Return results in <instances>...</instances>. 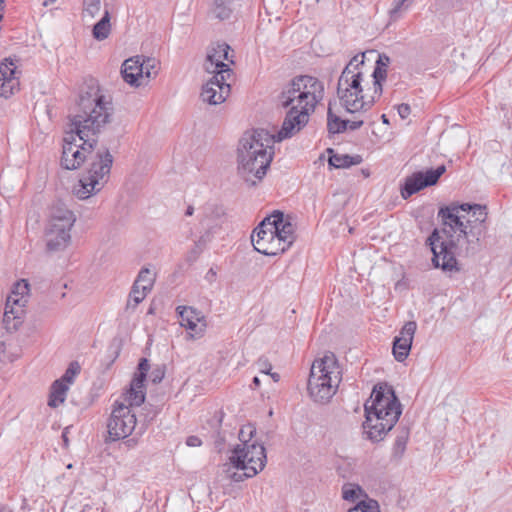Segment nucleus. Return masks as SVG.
Returning a JSON list of instances; mask_svg holds the SVG:
<instances>
[{
    "label": "nucleus",
    "mask_w": 512,
    "mask_h": 512,
    "mask_svg": "<svg viewBox=\"0 0 512 512\" xmlns=\"http://www.w3.org/2000/svg\"><path fill=\"white\" fill-rule=\"evenodd\" d=\"M2 19V15L0 14V20Z\"/></svg>",
    "instance_id": "obj_54"
},
{
    "label": "nucleus",
    "mask_w": 512,
    "mask_h": 512,
    "mask_svg": "<svg viewBox=\"0 0 512 512\" xmlns=\"http://www.w3.org/2000/svg\"><path fill=\"white\" fill-rule=\"evenodd\" d=\"M276 231L277 228L271 226L270 218L265 217L251 235V241L254 249L261 254L266 252L272 240L277 237Z\"/></svg>",
    "instance_id": "obj_20"
},
{
    "label": "nucleus",
    "mask_w": 512,
    "mask_h": 512,
    "mask_svg": "<svg viewBox=\"0 0 512 512\" xmlns=\"http://www.w3.org/2000/svg\"><path fill=\"white\" fill-rule=\"evenodd\" d=\"M271 378L275 381V382H278L279 379H280V375L278 373H273L270 371V374Z\"/></svg>",
    "instance_id": "obj_46"
},
{
    "label": "nucleus",
    "mask_w": 512,
    "mask_h": 512,
    "mask_svg": "<svg viewBox=\"0 0 512 512\" xmlns=\"http://www.w3.org/2000/svg\"><path fill=\"white\" fill-rule=\"evenodd\" d=\"M266 218H270L271 226L277 228L276 235L284 242V247H290L295 240L294 225L285 219L283 212L279 210Z\"/></svg>",
    "instance_id": "obj_22"
},
{
    "label": "nucleus",
    "mask_w": 512,
    "mask_h": 512,
    "mask_svg": "<svg viewBox=\"0 0 512 512\" xmlns=\"http://www.w3.org/2000/svg\"><path fill=\"white\" fill-rule=\"evenodd\" d=\"M391 60L385 53L378 54L376 65L372 73L374 79V94L379 98L382 95V84L387 78V68Z\"/></svg>",
    "instance_id": "obj_24"
},
{
    "label": "nucleus",
    "mask_w": 512,
    "mask_h": 512,
    "mask_svg": "<svg viewBox=\"0 0 512 512\" xmlns=\"http://www.w3.org/2000/svg\"><path fill=\"white\" fill-rule=\"evenodd\" d=\"M114 115L112 97L104 94L97 83L82 91L77 113L70 117L69 131L63 139L61 166L78 169L97 144V137L111 123Z\"/></svg>",
    "instance_id": "obj_2"
},
{
    "label": "nucleus",
    "mask_w": 512,
    "mask_h": 512,
    "mask_svg": "<svg viewBox=\"0 0 512 512\" xmlns=\"http://www.w3.org/2000/svg\"><path fill=\"white\" fill-rule=\"evenodd\" d=\"M141 56H135L124 61L121 74L125 82L132 86H140L142 78Z\"/></svg>",
    "instance_id": "obj_23"
},
{
    "label": "nucleus",
    "mask_w": 512,
    "mask_h": 512,
    "mask_svg": "<svg viewBox=\"0 0 512 512\" xmlns=\"http://www.w3.org/2000/svg\"><path fill=\"white\" fill-rule=\"evenodd\" d=\"M273 139L264 129L247 131L237 149V173L249 186H255L267 173L273 159Z\"/></svg>",
    "instance_id": "obj_4"
},
{
    "label": "nucleus",
    "mask_w": 512,
    "mask_h": 512,
    "mask_svg": "<svg viewBox=\"0 0 512 512\" xmlns=\"http://www.w3.org/2000/svg\"><path fill=\"white\" fill-rule=\"evenodd\" d=\"M332 372L337 375V378H339L340 381L342 380V372L336 356L329 352L322 358L316 359L313 362L309 377H318L319 382L325 383L328 382L327 380L329 376H333Z\"/></svg>",
    "instance_id": "obj_18"
},
{
    "label": "nucleus",
    "mask_w": 512,
    "mask_h": 512,
    "mask_svg": "<svg viewBox=\"0 0 512 512\" xmlns=\"http://www.w3.org/2000/svg\"><path fill=\"white\" fill-rule=\"evenodd\" d=\"M194 212V208L192 206H188L185 212L186 216H192Z\"/></svg>",
    "instance_id": "obj_47"
},
{
    "label": "nucleus",
    "mask_w": 512,
    "mask_h": 512,
    "mask_svg": "<svg viewBox=\"0 0 512 512\" xmlns=\"http://www.w3.org/2000/svg\"><path fill=\"white\" fill-rule=\"evenodd\" d=\"M366 419L363 429L366 438L379 442L395 426L402 414V405L393 389L375 386L364 406Z\"/></svg>",
    "instance_id": "obj_5"
},
{
    "label": "nucleus",
    "mask_w": 512,
    "mask_h": 512,
    "mask_svg": "<svg viewBox=\"0 0 512 512\" xmlns=\"http://www.w3.org/2000/svg\"><path fill=\"white\" fill-rule=\"evenodd\" d=\"M327 152L330 154L328 164L334 168H349L362 162L360 155L335 154L331 148Z\"/></svg>",
    "instance_id": "obj_26"
},
{
    "label": "nucleus",
    "mask_w": 512,
    "mask_h": 512,
    "mask_svg": "<svg viewBox=\"0 0 512 512\" xmlns=\"http://www.w3.org/2000/svg\"><path fill=\"white\" fill-rule=\"evenodd\" d=\"M142 78L150 79L158 73V62L154 58L141 57Z\"/></svg>",
    "instance_id": "obj_33"
},
{
    "label": "nucleus",
    "mask_w": 512,
    "mask_h": 512,
    "mask_svg": "<svg viewBox=\"0 0 512 512\" xmlns=\"http://www.w3.org/2000/svg\"><path fill=\"white\" fill-rule=\"evenodd\" d=\"M68 385L63 380H55L51 386L48 405L52 408L58 407L65 401Z\"/></svg>",
    "instance_id": "obj_27"
},
{
    "label": "nucleus",
    "mask_w": 512,
    "mask_h": 512,
    "mask_svg": "<svg viewBox=\"0 0 512 512\" xmlns=\"http://www.w3.org/2000/svg\"><path fill=\"white\" fill-rule=\"evenodd\" d=\"M149 292L150 291L148 290H143V288L139 287L138 284H133L131 292L129 294V301L127 306H132L133 308H135L139 303H141L145 299Z\"/></svg>",
    "instance_id": "obj_35"
},
{
    "label": "nucleus",
    "mask_w": 512,
    "mask_h": 512,
    "mask_svg": "<svg viewBox=\"0 0 512 512\" xmlns=\"http://www.w3.org/2000/svg\"><path fill=\"white\" fill-rule=\"evenodd\" d=\"M445 165H440L436 169H428L426 171H419L413 173L405 179L401 187V196L403 199H408L413 194L420 190L435 185L439 178L445 173Z\"/></svg>",
    "instance_id": "obj_11"
},
{
    "label": "nucleus",
    "mask_w": 512,
    "mask_h": 512,
    "mask_svg": "<svg viewBox=\"0 0 512 512\" xmlns=\"http://www.w3.org/2000/svg\"><path fill=\"white\" fill-rule=\"evenodd\" d=\"M397 111H398L399 116L402 119H406L411 113V107L409 104L402 103V104L398 105Z\"/></svg>",
    "instance_id": "obj_43"
},
{
    "label": "nucleus",
    "mask_w": 512,
    "mask_h": 512,
    "mask_svg": "<svg viewBox=\"0 0 512 512\" xmlns=\"http://www.w3.org/2000/svg\"><path fill=\"white\" fill-rule=\"evenodd\" d=\"M323 98L324 84L319 79L310 75L294 77L278 95L279 106L286 110V115L277 134L271 135L273 143L301 131Z\"/></svg>",
    "instance_id": "obj_3"
},
{
    "label": "nucleus",
    "mask_w": 512,
    "mask_h": 512,
    "mask_svg": "<svg viewBox=\"0 0 512 512\" xmlns=\"http://www.w3.org/2000/svg\"><path fill=\"white\" fill-rule=\"evenodd\" d=\"M88 1L89 0H85V4H86V9L85 10L88 13H90L91 15H93L94 12L99 10L100 1L99 0H90V3Z\"/></svg>",
    "instance_id": "obj_42"
},
{
    "label": "nucleus",
    "mask_w": 512,
    "mask_h": 512,
    "mask_svg": "<svg viewBox=\"0 0 512 512\" xmlns=\"http://www.w3.org/2000/svg\"><path fill=\"white\" fill-rule=\"evenodd\" d=\"M363 495L368 498L364 490L358 484L346 483L342 487V497L344 500L354 502Z\"/></svg>",
    "instance_id": "obj_31"
},
{
    "label": "nucleus",
    "mask_w": 512,
    "mask_h": 512,
    "mask_svg": "<svg viewBox=\"0 0 512 512\" xmlns=\"http://www.w3.org/2000/svg\"><path fill=\"white\" fill-rule=\"evenodd\" d=\"M487 208L480 204H455L439 209L443 229L440 234L434 229L427 238L433 253L432 263L443 271H457L456 254H474L480 247V238L485 234Z\"/></svg>",
    "instance_id": "obj_1"
},
{
    "label": "nucleus",
    "mask_w": 512,
    "mask_h": 512,
    "mask_svg": "<svg viewBox=\"0 0 512 512\" xmlns=\"http://www.w3.org/2000/svg\"><path fill=\"white\" fill-rule=\"evenodd\" d=\"M229 53L230 46L226 43H217L215 46L211 47L204 62L205 71L209 74L232 78L233 71L229 64L225 63V61L231 64L234 63L233 60L229 58Z\"/></svg>",
    "instance_id": "obj_12"
},
{
    "label": "nucleus",
    "mask_w": 512,
    "mask_h": 512,
    "mask_svg": "<svg viewBox=\"0 0 512 512\" xmlns=\"http://www.w3.org/2000/svg\"><path fill=\"white\" fill-rule=\"evenodd\" d=\"M76 216L63 203L51 207L50 218L45 228L46 249L49 252L64 250L71 240V229Z\"/></svg>",
    "instance_id": "obj_8"
},
{
    "label": "nucleus",
    "mask_w": 512,
    "mask_h": 512,
    "mask_svg": "<svg viewBox=\"0 0 512 512\" xmlns=\"http://www.w3.org/2000/svg\"><path fill=\"white\" fill-rule=\"evenodd\" d=\"M252 382H253V384L255 385V387H259V386H260V379H259L257 376H255V377L253 378V381H252Z\"/></svg>",
    "instance_id": "obj_49"
},
{
    "label": "nucleus",
    "mask_w": 512,
    "mask_h": 512,
    "mask_svg": "<svg viewBox=\"0 0 512 512\" xmlns=\"http://www.w3.org/2000/svg\"><path fill=\"white\" fill-rule=\"evenodd\" d=\"M348 122L347 128L354 131L363 125V120H346Z\"/></svg>",
    "instance_id": "obj_45"
},
{
    "label": "nucleus",
    "mask_w": 512,
    "mask_h": 512,
    "mask_svg": "<svg viewBox=\"0 0 512 512\" xmlns=\"http://www.w3.org/2000/svg\"><path fill=\"white\" fill-rule=\"evenodd\" d=\"M365 53L355 55L343 69L337 83V96L341 105L349 113L370 108L374 102L365 101L362 88V66L364 65Z\"/></svg>",
    "instance_id": "obj_7"
},
{
    "label": "nucleus",
    "mask_w": 512,
    "mask_h": 512,
    "mask_svg": "<svg viewBox=\"0 0 512 512\" xmlns=\"http://www.w3.org/2000/svg\"><path fill=\"white\" fill-rule=\"evenodd\" d=\"M4 1H5V0H0V9H2V8H3Z\"/></svg>",
    "instance_id": "obj_52"
},
{
    "label": "nucleus",
    "mask_w": 512,
    "mask_h": 512,
    "mask_svg": "<svg viewBox=\"0 0 512 512\" xmlns=\"http://www.w3.org/2000/svg\"><path fill=\"white\" fill-rule=\"evenodd\" d=\"M176 312L180 325L191 331L190 338H200L204 335L207 323L201 311L191 306H178Z\"/></svg>",
    "instance_id": "obj_15"
},
{
    "label": "nucleus",
    "mask_w": 512,
    "mask_h": 512,
    "mask_svg": "<svg viewBox=\"0 0 512 512\" xmlns=\"http://www.w3.org/2000/svg\"><path fill=\"white\" fill-rule=\"evenodd\" d=\"M86 161L88 163V169L85 176L100 183V181L110 173L113 156L106 147L98 149L97 151L92 149Z\"/></svg>",
    "instance_id": "obj_13"
},
{
    "label": "nucleus",
    "mask_w": 512,
    "mask_h": 512,
    "mask_svg": "<svg viewBox=\"0 0 512 512\" xmlns=\"http://www.w3.org/2000/svg\"><path fill=\"white\" fill-rule=\"evenodd\" d=\"M289 247H284V242L277 236L268 246V250L262 254L266 256H276L285 252Z\"/></svg>",
    "instance_id": "obj_36"
},
{
    "label": "nucleus",
    "mask_w": 512,
    "mask_h": 512,
    "mask_svg": "<svg viewBox=\"0 0 512 512\" xmlns=\"http://www.w3.org/2000/svg\"><path fill=\"white\" fill-rule=\"evenodd\" d=\"M417 324L408 321L393 341V355L398 362H403L409 355Z\"/></svg>",
    "instance_id": "obj_19"
},
{
    "label": "nucleus",
    "mask_w": 512,
    "mask_h": 512,
    "mask_svg": "<svg viewBox=\"0 0 512 512\" xmlns=\"http://www.w3.org/2000/svg\"><path fill=\"white\" fill-rule=\"evenodd\" d=\"M165 376V366L157 365L150 372L149 379L154 384L160 383Z\"/></svg>",
    "instance_id": "obj_38"
},
{
    "label": "nucleus",
    "mask_w": 512,
    "mask_h": 512,
    "mask_svg": "<svg viewBox=\"0 0 512 512\" xmlns=\"http://www.w3.org/2000/svg\"><path fill=\"white\" fill-rule=\"evenodd\" d=\"M409 439V431L407 429H402L392 446V458L394 460H400L402 456L404 455V452L406 450V445Z\"/></svg>",
    "instance_id": "obj_30"
},
{
    "label": "nucleus",
    "mask_w": 512,
    "mask_h": 512,
    "mask_svg": "<svg viewBox=\"0 0 512 512\" xmlns=\"http://www.w3.org/2000/svg\"><path fill=\"white\" fill-rule=\"evenodd\" d=\"M143 290L151 291L154 284V277L148 268H142L134 282Z\"/></svg>",
    "instance_id": "obj_34"
},
{
    "label": "nucleus",
    "mask_w": 512,
    "mask_h": 512,
    "mask_svg": "<svg viewBox=\"0 0 512 512\" xmlns=\"http://www.w3.org/2000/svg\"><path fill=\"white\" fill-rule=\"evenodd\" d=\"M116 401L113 405L110 417L107 421L108 436L111 441H118L130 436L133 431L136 435H142L145 431L143 425L137 427L136 414L133 407L139 405H131L129 402Z\"/></svg>",
    "instance_id": "obj_9"
},
{
    "label": "nucleus",
    "mask_w": 512,
    "mask_h": 512,
    "mask_svg": "<svg viewBox=\"0 0 512 512\" xmlns=\"http://www.w3.org/2000/svg\"><path fill=\"white\" fill-rule=\"evenodd\" d=\"M101 188V183H97L96 180H92L84 175L74 186L73 193L79 199H87Z\"/></svg>",
    "instance_id": "obj_25"
},
{
    "label": "nucleus",
    "mask_w": 512,
    "mask_h": 512,
    "mask_svg": "<svg viewBox=\"0 0 512 512\" xmlns=\"http://www.w3.org/2000/svg\"><path fill=\"white\" fill-rule=\"evenodd\" d=\"M363 512L360 507H353L348 510V512Z\"/></svg>",
    "instance_id": "obj_51"
},
{
    "label": "nucleus",
    "mask_w": 512,
    "mask_h": 512,
    "mask_svg": "<svg viewBox=\"0 0 512 512\" xmlns=\"http://www.w3.org/2000/svg\"><path fill=\"white\" fill-rule=\"evenodd\" d=\"M257 368L260 373L270 374L272 370V364L269 362L268 358L262 356L256 362Z\"/></svg>",
    "instance_id": "obj_39"
},
{
    "label": "nucleus",
    "mask_w": 512,
    "mask_h": 512,
    "mask_svg": "<svg viewBox=\"0 0 512 512\" xmlns=\"http://www.w3.org/2000/svg\"><path fill=\"white\" fill-rule=\"evenodd\" d=\"M62 436H63V439H64L65 443H67L68 439H67L66 435L63 433Z\"/></svg>",
    "instance_id": "obj_53"
},
{
    "label": "nucleus",
    "mask_w": 512,
    "mask_h": 512,
    "mask_svg": "<svg viewBox=\"0 0 512 512\" xmlns=\"http://www.w3.org/2000/svg\"><path fill=\"white\" fill-rule=\"evenodd\" d=\"M186 444L187 446L189 447H198L202 444V441L199 437L197 436H189L187 439H186Z\"/></svg>",
    "instance_id": "obj_44"
},
{
    "label": "nucleus",
    "mask_w": 512,
    "mask_h": 512,
    "mask_svg": "<svg viewBox=\"0 0 512 512\" xmlns=\"http://www.w3.org/2000/svg\"><path fill=\"white\" fill-rule=\"evenodd\" d=\"M110 30V14L109 11L106 10L102 18L94 25L92 34L96 40L102 41L109 36Z\"/></svg>",
    "instance_id": "obj_28"
},
{
    "label": "nucleus",
    "mask_w": 512,
    "mask_h": 512,
    "mask_svg": "<svg viewBox=\"0 0 512 512\" xmlns=\"http://www.w3.org/2000/svg\"><path fill=\"white\" fill-rule=\"evenodd\" d=\"M333 376L328 377V382H319L318 377H309L308 392L310 397L316 403H327L335 395L337 388L340 384L339 378L333 373Z\"/></svg>",
    "instance_id": "obj_16"
},
{
    "label": "nucleus",
    "mask_w": 512,
    "mask_h": 512,
    "mask_svg": "<svg viewBox=\"0 0 512 512\" xmlns=\"http://www.w3.org/2000/svg\"><path fill=\"white\" fill-rule=\"evenodd\" d=\"M28 292L29 283L22 279L14 284L13 290L7 296L3 324L8 332L16 331L22 324Z\"/></svg>",
    "instance_id": "obj_10"
},
{
    "label": "nucleus",
    "mask_w": 512,
    "mask_h": 512,
    "mask_svg": "<svg viewBox=\"0 0 512 512\" xmlns=\"http://www.w3.org/2000/svg\"><path fill=\"white\" fill-rule=\"evenodd\" d=\"M16 65L12 61L5 59L0 63V95L8 98L19 87V81L15 77Z\"/></svg>",
    "instance_id": "obj_21"
},
{
    "label": "nucleus",
    "mask_w": 512,
    "mask_h": 512,
    "mask_svg": "<svg viewBox=\"0 0 512 512\" xmlns=\"http://www.w3.org/2000/svg\"><path fill=\"white\" fill-rule=\"evenodd\" d=\"M211 14L214 18L225 20L231 15V8L228 6L226 0H214Z\"/></svg>",
    "instance_id": "obj_32"
},
{
    "label": "nucleus",
    "mask_w": 512,
    "mask_h": 512,
    "mask_svg": "<svg viewBox=\"0 0 512 512\" xmlns=\"http://www.w3.org/2000/svg\"><path fill=\"white\" fill-rule=\"evenodd\" d=\"M137 441L135 440V438H132L130 440L127 441V445L129 447H134L136 445Z\"/></svg>",
    "instance_id": "obj_48"
},
{
    "label": "nucleus",
    "mask_w": 512,
    "mask_h": 512,
    "mask_svg": "<svg viewBox=\"0 0 512 512\" xmlns=\"http://www.w3.org/2000/svg\"><path fill=\"white\" fill-rule=\"evenodd\" d=\"M203 249V243H202V240H199L197 243H195V246L194 248L190 251L189 255H188V260L193 262L195 261L199 254L201 253Z\"/></svg>",
    "instance_id": "obj_41"
},
{
    "label": "nucleus",
    "mask_w": 512,
    "mask_h": 512,
    "mask_svg": "<svg viewBox=\"0 0 512 512\" xmlns=\"http://www.w3.org/2000/svg\"><path fill=\"white\" fill-rule=\"evenodd\" d=\"M256 429L249 424L239 431L240 444L231 451L229 462L224 464V472L234 482H242L256 476L261 472L267 462L266 451L263 445L251 442Z\"/></svg>",
    "instance_id": "obj_6"
},
{
    "label": "nucleus",
    "mask_w": 512,
    "mask_h": 512,
    "mask_svg": "<svg viewBox=\"0 0 512 512\" xmlns=\"http://www.w3.org/2000/svg\"><path fill=\"white\" fill-rule=\"evenodd\" d=\"M79 371L80 367L78 363L72 362L59 380H63V383L69 385L73 382L75 376L79 373Z\"/></svg>",
    "instance_id": "obj_37"
},
{
    "label": "nucleus",
    "mask_w": 512,
    "mask_h": 512,
    "mask_svg": "<svg viewBox=\"0 0 512 512\" xmlns=\"http://www.w3.org/2000/svg\"><path fill=\"white\" fill-rule=\"evenodd\" d=\"M381 120L384 124H389V119L388 117L386 116V114H382L381 115Z\"/></svg>",
    "instance_id": "obj_50"
},
{
    "label": "nucleus",
    "mask_w": 512,
    "mask_h": 512,
    "mask_svg": "<svg viewBox=\"0 0 512 512\" xmlns=\"http://www.w3.org/2000/svg\"><path fill=\"white\" fill-rule=\"evenodd\" d=\"M348 122L341 119L339 116L332 112L331 103H329L327 111V129L329 133L338 134L347 129Z\"/></svg>",
    "instance_id": "obj_29"
},
{
    "label": "nucleus",
    "mask_w": 512,
    "mask_h": 512,
    "mask_svg": "<svg viewBox=\"0 0 512 512\" xmlns=\"http://www.w3.org/2000/svg\"><path fill=\"white\" fill-rule=\"evenodd\" d=\"M231 78L224 77L221 75H213L203 85L201 91V98L204 102L210 105H217L223 103L229 96L231 88Z\"/></svg>",
    "instance_id": "obj_14"
},
{
    "label": "nucleus",
    "mask_w": 512,
    "mask_h": 512,
    "mask_svg": "<svg viewBox=\"0 0 512 512\" xmlns=\"http://www.w3.org/2000/svg\"><path fill=\"white\" fill-rule=\"evenodd\" d=\"M150 365L146 358H142L138 364V374L132 379L130 388L124 394V401L131 405H141L145 401L144 381Z\"/></svg>",
    "instance_id": "obj_17"
},
{
    "label": "nucleus",
    "mask_w": 512,
    "mask_h": 512,
    "mask_svg": "<svg viewBox=\"0 0 512 512\" xmlns=\"http://www.w3.org/2000/svg\"><path fill=\"white\" fill-rule=\"evenodd\" d=\"M411 5L410 0H394L390 10L391 15L398 14L403 8L407 9Z\"/></svg>",
    "instance_id": "obj_40"
}]
</instances>
